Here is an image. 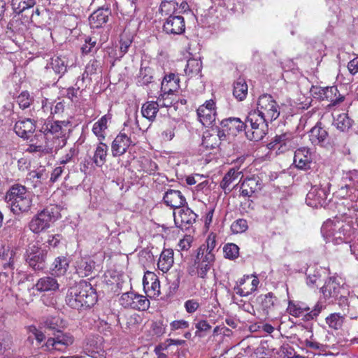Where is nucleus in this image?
Returning a JSON list of instances; mask_svg holds the SVG:
<instances>
[{"instance_id":"obj_48","label":"nucleus","mask_w":358,"mask_h":358,"mask_svg":"<svg viewBox=\"0 0 358 358\" xmlns=\"http://www.w3.org/2000/svg\"><path fill=\"white\" fill-rule=\"evenodd\" d=\"M202 145L209 149H213L220 145L218 142L217 136L215 134L206 132L203 136Z\"/></svg>"},{"instance_id":"obj_51","label":"nucleus","mask_w":358,"mask_h":358,"mask_svg":"<svg viewBox=\"0 0 358 358\" xmlns=\"http://www.w3.org/2000/svg\"><path fill=\"white\" fill-rule=\"evenodd\" d=\"M348 226H345L343 222H341V228L337 229L335 232V236L334 237L333 241H335L336 243H340L343 242L346 239L347 234L348 232V229H347Z\"/></svg>"},{"instance_id":"obj_38","label":"nucleus","mask_w":358,"mask_h":358,"mask_svg":"<svg viewBox=\"0 0 358 358\" xmlns=\"http://www.w3.org/2000/svg\"><path fill=\"white\" fill-rule=\"evenodd\" d=\"M352 120L347 113H341L334 119V126L341 131H347L351 127Z\"/></svg>"},{"instance_id":"obj_26","label":"nucleus","mask_w":358,"mask_h":358,"mask_svg":"<svg viewBox=\"0 0 358 358\" xmlns=\"http://www.w3.org/2000/svg\"><path fill=\"white\" fill-rule=\"evenodd\" d=\"M57 280L51 276H44L39 278L34 285L36 289L40 292L56 291L59 289Z\"/></svg>"},{"instance_id":"obj_9","label":"nucleus","mask_w":358,"mask_h":358,"mask_svg":"<svg viewBox=\"0 0 358 358\" xmlns=\"http://www.w3.org/2000/svg\"><path fill=\"white\" fill-rule=\"evenodd\" d=\"M136 139L129 131L126 132L124 129L113 140L111 145V151L113 157H119L124 154L131 145H135Z\"/></svg>"},{"instance_id":"obj_5","label":"nucleus","mask_w":358,"mask_h":358,"mask_svg":"<svg viewBox=\"0 0 358 358\" xmlns=\"http://www.w3.org/2000/svg\"><path fill=\"white\" fill-rule=\"evenodd\" d=\"M59 215L60 214L57 206H48L31 219L29 224V227L34 233L38 234L49 228L50 223L57 220Z\"/></svg>"},{"instance_id":"obj_33","label":"nucleus","mask_w":358,"mask_h":358,"mask_svg":"<svg viewBox=\"0 0 358 358\" xmlns=\"http://www.w3.org/2000/svg\"><path fill=\"white\" fill-rule=\"evenodd\" d=\"M248 87L243 78H238L234 83L233 95L238 101H243L248 94Z\"/></svg>"},{"instance_id":"obj_52","label":"nucleus","mask_w":358,"mask_h":358,"mask_svg":"<svg viewBox=\"0 0 358 358\" xmlns=\"http://www.w3.org/2000/svg\"><path fill=\"white\" fill-rule=\"evenodd\" d=\"M231 229L234 234L243 233L248 229V222L244 219H238L232 223Z\"/></svg>"},{"instance_id":"obj_36","label":"nucleus","mask_w":358,"mask_h":358,"mask_svg":"<svg viewBox=\"0 0 358 358\" xmlns=\"http://www.w3.org/2000/svg\"><path fill=\"white\" fill-rule=\"evenodd\" d=\"M202 69V62L200 59H189L187 60L186 66L184 69L187 76L192 78L197 76Z\"/></svg>"},{"instance_id":"obj_56","label":"nucleus","mask_w":358,"mask_h":358,"mask_svg":"<svg viewBox=\"0 0 358 358\" xmlns=\"http://www.w3.org/2000/svg\"><path fill=\"white\" fill-rule=\"evenodd\" d=\"M189 326V322L184 320H175L170 324V327L172 331L187 329Z\"/></svg>"},{"instance_id":"obj_50","label":"nucleus","mask_w":358,"mask_h":358,"mask_svg":"<svg viewBox=\"0 0 358 358\" xmlns=\"http://www.w3.org/2000/svg\"><path fill=\"white\" fill-rule=\"evenodd\" d=\"M216 246L215 235L210 234L206 239V243L201 245L199 248L203 251L209 252L215 254V248Z\"/></svg>"},{"instance_id":"obj_27","label":"nucleus","mask_w":358,"mask_h":358,"mask_svg":"<svg viewBox=\"0 0 358 358\" xmlns=\"http://www.w3.org/2000/svg\"><path fill=\"white\" fill-rule=\"evenodd\" d=\"M174 263L173 250L172 249L164 250L159 256L157 266L163 273L168 272Z\"/></svg>"},{"instance_id":"obj_45","label":"nucleus","mask_w":358,"mask_h":358,"mask_svg":"<svg viewBox=\"0 0 358 358\" xmlns=\"http://www.w3.org/2000/svg\"><path fill=\"white\" fill-rule=\"evenodd\" d=\"M344 317L340 313H331L326 317V322L334 329H339L343 326Z\"/></svg>"},{"instance_id":"obj_24","label":"nucleus","mask_w":358,"mask_h":358,"mask_svg":"<svg viewBox=\"0 0 358 358\" xmlns=\"http://www.w3.org/2000/svg\"><path fill=\"white\" fill-rule=\"evenodd\" d=\"M110 15V10L108 8H99L95 10L90 17V23L92 28H99L105 24L108 17Z\"/></svg>"},{"instance_id":"obj_63","label":"nucleus","mask_w":358,"mask_h":358,"mask_svg":"<svg viewBox=\"0 0 358 358\" xmlns=\"http://www.w3.org/2000/svg\"><path fill=\"white\" fill-rule=\"evenodd\" d=\"M99 67V62L96 60H91L86 66V71L90 74L96 73L97 69Z\"/></svg>"},{"instance_id":"obj_30","label":"nucleus","mask_w":358,"mask_h":358,"mask_svg":"<svg viewBox=\"0 0 358 358\" xmlns=\"http://www.w3.org/2000/svg\"><path fill=\"white\" fill-rule=\"evenodd\" d=\"M340 284L336 282L335 278H329L321 288L325 298L337 297L340 293Z\"/></svg>"},{"instance_id":"obj_20","label":"nucleus","mask_w":358,"mask_h":358,"mask_svg":"<svg viewBox=\"0 0 358 358\" xmlns=\"http://www.w3.org/2000/svg\"><path fill=\"white\" fill-rule=\"evenodd\" d=\"M328 137L329 134L321 122H317L309 131V139L313 145L324 146L327 143Z\"/></svg>"},{"instance_id":"obj_64","label":"nucleus","mask_w":358,"mask_h":358,"mask_svg":"<svg viewBox=\"0 0 358 358\" xmlns=\"http://www.w3.org/2000/svg\"><path fill=\"white\" fill-rule=\"evenodd\" d=\"M348 69L350 73L352 75L358 73V57H355L349 62Z\"/></svg>"},{"instance_id":"obj_34","label":"nucleus","mask_w":358,"mask_h":358,"mask_svg":"<svg viewBox=\"0 0 358 358\" xmlns=\"http://www.w3.org/2000/svg\"><path fill=\"white\" fill-rule=\"evenodd\" d=\"M159 111V105L153 101H147L142 105L141 113L143 117L153 122Z\"/></svg>"},{"instance_id":"obj_55","label":"nucleus","mask_w":358,"mask_h":358,"mask_svg":"<svg viewBox=\"0 0 358 358\" xmlns=\"http://www.w3.org/2000/svg\"><path fill=\"white\" fill-rule=\"evenodd\" d=\"M210 185L207 180H205L195 187V194L199 195L200 193L207 195L210 192Z\"/></svg>"},{"instance_id":"obj_58","label":"nucleus","mask_w":358,"mask_h":358,"mask_svg":"<svg viewBox=\"0 0 358 358\" xmlns=\"http://www.w3.org/2000/svg\"><path fill=\"white\" fill-rule=\"evenodd\" d=\"M199 307V302L194 299L187 300L185 303V308L188 313H194Z\"/></svg>"},{"instance_id":"obj_62","label":"nucleus","mask_w":358,"mask_h":358,"mask_svg":"<svg viewBox=\"0 0 358 358\" xmlns=\"http://www.w3.org/2000/svg\"><path fill=\"white\" fill-rule=\"evenodd\" d=\"M197 331H208L211 329V325L206 320H201L196 324Z\"/></svg>"},{"instance_id":"obj_35","label":"nucleus","mask_w":358,"mask_h":358,"mask_svg":"<svg viewBox=\"0 0 358 358\" xmlns=\"http://www.w3.org/2000/svg\"><path fill=\"white\" fill-rule=\"evenodd\" d=\"M69 259L64 257L60 256L57 257L53 264L52 270L54 271L57 275H64L69 266Z\"/></svg>"},{"instance_id":"obj_17","label":"nucleus","mask_w":358,"mask_h":358,"mask_svg":"<svg viewBox=\"0 0 358 358\" xmlns=\"http://www.w3.org/2000/svg\"><path fill=\"white\" fill-rule=\"evenodd\" d=\"M312 161V153L310 148L303 147L294 152V164L297 169L301 170L310 169Z\"/></svg>"},{"instance_id":"obj_2","label":"nucleus","mask_w":358,"mask_h":358,"mask_svg":"<svg viewBox=\"0 0 358 358\" xmlns=\"http://www.w3.org/2000/svg\"><path fill=\"white\" fill-rule=\"evenodd\" d=\"M44 327L50 330H57V334L54 337L49 338L46 342L41 346L45 351L51 353L55 352H63L71 345L73 344L74 339L70 334L61 333L60 328L64 327L63 320L59 317H48L43 320Z\"/></svg>"},{"instance_id":"obj_18","label":"nucleus","mask_w":358,"mask_h":358,"mask_svg":"<svg viewBox=\"0 0 358 358\" xmlns=\"http://www.w3.org/2000/svg\"><path fill=\"white\" fill-rule=\"evenodd\" d=\"M143 289L145 292L153 297L158 296L160 294V282L157 276L152 272L145 273L143 279Z\"/></svg>"},{"instance_id":"obj_1","label":"nucleus","mask_w":358,"mask_h":358,"mask_svg":"<svg viewBox=\"0 0 358 358\" xmlns=\"http://www.w3.org/2000/svg\"><path fill=\"white\" fill-rule=\"evenodd\" d=\"M280 115V106L273 96L264 94L258 98L257 110L248 115V122L251 129L247 132L250 141H261L266 134L268 123L276 120Z\"/></svg>"},{"instance_id":"obj_40","label":"nucleus","mask_w":358,"mask_h":358,"mask_svg":"<svg viewBox=\"0 0 358 358\" xmlns=\"http://www.w3.org/2000/svg\"><path fill=\"white\" fill-rule=\"evenodd\" d=\"M107 123L108 118L103 115L93 125L92 131L99 141L105 138L104 131L107 129Z\"/></svg>"},{"instance_id":"obj_61","label":"nucleus","mask_w":358,"mask_h":358,"mask_svg":"<svg viewBox=\"0 0 358 358\" xmlns=\"http://www.w3.org/2000/svg\"><path fill=\"white\" fill-rule=\"evenodd\" d=\"M64 101L55 102V104L51 107V114H61L64 110Z\"/></svg>"},{"instance_id":"obj_53","label":"nucleus","mask_w":358,"mask_h":358,"mask_svg":"<svg viewBox=\"0 0 358 358\" xmlns=\"http://www.w3.org/2000/svg\"><path fill=\"white\" fill-rule=\"evenodd\" d=\"M17 102L21 108L25 109L30 106L31 98L27 92H22L17 97Z\"/></svg>"},{"instance_id":"obj_16","label":"nucleus","mask_w":358,"mask_h":358,"mask_svg":"<svg viewBox=\"0 0 358 358\" xmlns=\"http://www.w3.org/2000/svg\"><path fill=\"white\" fill-rule=\"evenodd\" d=\"M262 187V180L258 176L253 175L250 177H247L241 183V194L243 196L250 197L255 192L260 191Z\"/></svg>"},{"instance_id":"obj_46","label":"nucleus","mask_w":358,"mask_h":358,"mask_svg":"<svg viewBox=\"0 0 358 358\" xmlns=\"http://www.w3.org/2000/svg\"><path fill=\"white\" fill-rule=\"evenodd\" d=\"M276 301L277 298L272 292L265 294L262 300V308L263 310L266 314H268V313L275 307Z\"/></svg>"},{"instance_id":"obj_41","label":"nucleus","mask_w":358,"mask_h":358,"mask_svg":"<svg viewBox=\"0 0 358 358\" xmlns=\"http://www.w3.org/2000/svg\"><path fill=\"white\" fill-rule=\"evenodd\" d=\"M16 256V252L13 249H10V247H3L0 250V257L6 262L3 264V267H9L13 268L15 258Z\"/></svg>"},{"instance_id":"obj_57","label":"nucleus","mask_w":358,"mask_h":358,"mask_svg":"<svg viewBox=\"0 0 358 358\" xmlns=\"http://www.w3.org/2000/svg\"><path fill=\"white\" fill-rule=\"evenodd\" d=\"M96 41L93 40L92 38H88L85 40V44L82 47V51L85 54H88L92 52L93 48L96 47Z\"/></svg>"},{"instance_id":"obj_4","label":"nucleus","mask_w":358,"mask_h":358,"mask_svg":"<svg viewBox=\"0 0 358 358\" xmlns=\"http://www.w3.org/2000/svg\"><path fill=\"white\" fill-rule=\"evenodd\" d=\"M6 201L16 215L28 212L32 205V194L21 185H13L6 194Z\"/></svg>"},{"instance_id":"obj_23","label":"nucleus","mask_w":358,"mask_h":358,"mask_svg":"<svg viewBox=\"0 0 358 358\" xmlns=\"http://www.w3.org/2000/svg\"><path fill=\"white\" fill-rule=\"evenodd\" d=\"M163 199L167 206L178 210L186 203L185 196L179 190L168 189Z\"/></svg>"},{"instance_id":"obj_19","label":"nucleus","mask_w":358,"mask_h":358,"mask_svg":"<svg viewBox=\"0 0 358 358\" xmlns=\"http://www.w3.org/2000/svg\"><path fill=\"white\" fill-rule=\"evenodd\" d=\"M269 145H271V148L277 150L278 153L285 152L291 149L294 145L292 134L285 133L277 135L269 143Z\"/></svg>"},{"instance_id":"obj_10","label":"nucleus","mask_w":358,"mask_h":358,"mask_svg":"<svg viewBox=\"0 0 358 358\" xmlns=\"http://www.w3.org/2000/svg\"><path fill=\"white\" fill-rule=\"evenodd\" d=\"M287 310L290 315L296 317H302L304 321H309L316 317L322 310V305L317 303L313 310L308 307H303L289 302Z\"/></svg>"},{"instance_id":"obj_28","label":"nucleus","mask_w":358,"mask_h":358,"mask_svg":"<svg viewBox=\"0 0 358 358\" xmlns=\"http://www.w3.org/2000/svg\"><path fill=\"white\" fill-rule=\"evenodd\" d=\"M94 265L95 262L90 258H81L76 262V273L80 277H87L92 273Z\"/></svg>"},{"instance_id":"obj_15","label":"nucleus","mask_w":358,"mask_h":358,"mask_svg":"<svg viewBox=\"0 0 358 358\" xmlns=\"http://www.w3.org/2000/svg\"><path fill=\"white\" fill-rule=\"evenodd\" d=\"M196 113L199 121L203 126L211 125L215 121V102L212 99L206 101L205 103L199 107Z\"/></svg>"},{"instance_id":"obj_44","label":"nucleus","mask_w":358,"mask_h":358,"mask_svg":"<svg viewBox=\"0 0 358 358\" xmlns=\"http://www.w3.org/2000/svg\"><path fill=\"white\" fill-rule=\"evenodd\" d=\"M13 345V338L11 335L0 330V355H3L6 351L10 350Z\"/></svg>"},{"instance_id":"obj_12","label":"nucleus","mask_w":358,"mask_h":358,"mask_svg":"<svg viewBox=\"0 0 358 358\" xmlns=\"http://www.w3.org/2000/svg\"><path fill=\"white\" fill-rule=\"evenodd\" d=\"M215 254L209 252L203 251L199 248L195 259L198 275L204 278L208 271L211 268L215 262Z\"/></svg>"},{"instance_id":"obj_14","label":"nucleus","mask_w":358,"mask_h":358,"mask_svg":"<svg viewBox=\"0 0 358 358\" xmlns=\"http://www.w3.org/2000/svg\"><path fill=\"white\" fill-rule=\"evenodd\" d=\"M329 193L325 187L314 185L306 195V202L307 205L313 208L324 206L327 204Z\"/></svg>"},{"instance_id":"obj_49","label":"nucleus","mask_w":358,"mask_h":358,"mask_svg":"<svg viewBox=\"0 0 358 358\" xmlns=\"http://www.w3.org/2000/svg\"><path fill=\"white\" fill-rule=\"evenodd\" d=\"M152 76L150 69H141L140 71L139 76L138 78V83L139 85H147L152 83Z\"/></svg>"},{"instance_id":"obj_54","label":"nucleus","mask_w":358,"mask_h":358,"mask_svg":"<svg viewBox=\"0 0 358 358\" xmlns=\"http://www.w3.org/2000/svg\"><path fill=\"white\" fill-rule=\"evenodd\" d=\"M169 95L170 94L162 92V94H161L160 96L157 98V100L155 101L157 103V105H159V108L163 107L169 108L172 106L173 101L169 97Z\"/></svg>"},{"instance_id":"obj_13","label":"nucleus","mask_w":358,"mask_h":358,"mask_svg":"<svg viewBox=\"0 0 358 358\" xmlns=\"http://www.w3.org/2000/svg\"><path fill=\"white\" fill-rule=\"evenodd\" d=\"M174 222L177 227L187 230L196 222L197 215L189 208H182L173 212Z\"/></svg>"},{"instance_id":"obj_29","label":"nucleus","mask_w":358,"mask_h":358,"mask_svg":"<svg viewBox=\"0 0 358 358\" xmlns=\"http://www.w3.org/2000/svg\"><path fill=\"white\" fill-rule=\"evenodd\" d=\"M320 96L335 105L343 101V96L339 93L336 87H327L320 90Z\"/></svg>"},{"instance_id":"obj_3","label":"nucleus","mask_w":358,"mask_h":358,"mask_svg":"<svg viewBox=\"0 0 358 358\" xmlns=\"http://www.w3.org/2000/svg\"><path fill=\"white\" fill-rule=\"evenodd\" d=\"M97 295L92 285L86 281H80L78 284L70 287L66 296L68 306L74 309L90 308L95 304Z\"/></svg>"},{"instance_id":"obj_25","label":"nucleus","mask_w":358,"mask_h":358,"mask_svg":"<svg viewBox=\"0 0 358 358\" xmlns=\"http://www.w3.org/2000/svg\"><path fill=\"white\" fill-rule=\"evenodd\" d=\"M179 78L174 73L166 75L161 83V91L165 94H172L179 88Z\"/></svg>"},{"instance_id":"obj_6","label":"nucleus","mask_w":358,"mask_h":358,"mask_svg":"<svg viewBox=\"0 0 358 358\" xmlns=\"http://www.w3.org/2000/svg\"><path fill=\"white\" fill-rule=\"evenodd\" d=\"M69 121H52L48 120L42 125L39 132L42 133L46 139H48L50 136H52L53 138H62L63 145H64L66 143L64 136L66 131L69 130Z\"/></svg>"},{"instance_id":"obj_42","label":"nucleus","mask_w":358,"mask_h":358,"mask_svg":"<svg viewBox=\"0 0 358 358\" xmlns=\"http://www.w3.org/2000/svg\"><path fill=\"white\" fill-rule=\"evenodd\" d=\"M241 173L238 169H231L223 177L220 182L221 188L224 191L229 189V185L238 178Z\"/></svg>"},{"instance_id":"obj_7","label":"nucleus","mask_w":358,"mask_h":358,"mask_svg":"<svg viewBox=\"0 0 358 358\" xmlns=\"http://www.w3.org/2000/svg\"><path fill=\"white\" fill-rule=\"evenodd\" d=\"M47 250L36 245H29L26 250L24 259L27 264L36 271H43L45 268Z\"/></svg>"},{"instance_id":"obj_22","label":"nucleus","mask_w":358,"mask_h":358,"mask_svg":"<svg viewBox=\"0 0 358 358\" xmlns=\"http://www.w3.org/2000/svg\"><path fill=\"white\" fill-rule=\"evenodd\" d=\"M220 124L222 127L227 128V130L231 131L232 132L241 131L244 129L246 136L247 132L251 129L250 122H248V117L245 122H242L241 119L238 117H229L222 120Z\"/></svg>"},{"instance_id":"obj_47","label":"nucleus","mask_w":358,"mask_h":358,"mask_svg":"<svg viewBox=\"0 0 358 358\" xmlns=\"http://www.w3.org/2000/svg\"><path fill=\"white\" fill-rule=\"evenodd\" d=\"M225 258L234 260L239 256V248L234 243H227L223 248Z\"/></svg>"},{"instance_id":"obj_60","label":"nucleus","mask_w":358,"mask_h":358,"mask_svg":"<svg viewBox=\"0 0 358 358\" xmlns=\"http://www.w3.org/2000/svg\"><path fill=\"white\" fill-rule=\"evenodd\" d=\"M76 154V150L73 148H71L69 152L60 159L61 164H66L72 161L73 157Z\"/></svg>"},{"instance_id":"obj_8","label":"nucleus","mask_w":358,"mask_h":358,"mask_svg":"<svg viewBox=\"0 0 358 358\" xmlns=\"http://www.w3.org/2000/svg\"><path fill=\"white\" fill-rule=\"evenodd\" d=\"M120 303L124 308L140 311L148 310L150 303L145 296L134 292L124 293L120 299Z\"/></svg>"},{"instance_id":"obj_43","label":"nucleus","mask_w":358,"mask_h":358,"mask_svg":"<svg viewBox=\"0 0 358 358\" xmlns=\"http://www.w3.org/2000/svg\"><path fill=\"white\" fill-rule=\"evenodd\" d=\"M36 0H13L12 7L16 13H21L26 10L33 8Z\"/></svg>"},{"instance_id":"obj_37","label":"nucleus","mask_w":358,"mask_h":358,"mask_svg":"<svg viewBox=\"0 0 358 358\" xmlns=\"http://www.w3.org/2000/svg\"><path fill=\"white\" fill-rule=\"evenodd\" d=\"M50 64L55 73L59 74L60 77L67 71L68 62L67 59L64 57H52Z\"/></svg>"},{"instance_id":"obj_39","label":"nucleus","mask_w":358,"mask_h":358,"mask_svg":"<svg viewBox=\"0 0 358 358\" xmlns=\"http://www.w3.org/2000/svg\"><path fill=\"white\" fill-rule=\"evenodd\" d=\"M178 4L175 1L163 0L159 6V13L164 16L176 15Z\"/></svg>"},{"instance_id":"obj_11","label":"nucleus","mask_w":358,"mask_h":358,"mask_svg":"<svg viewBox=\"0 0 358 358\" xmlns=\"http://www.w3.org/2000/svg\"><path fill=\"white\" fill-rule=\"evenodd\" d=\"M162 29L169 35H180L185 31V22L182 16L171 15L163 20Z\"/></svg>"},{"instance_id":"obj_31","label":"nucleus","mask_w":358,"mask_h":358,"mask_svg":"<svg viewBox=\"0 0 358 358\" xmlns=\"http://www.w3.org/2000/svg\"><path fill=\"white\" fill-rule=\"evenodd\" d=\"M341 228V222L327 220L321 227V233L327 241H333L337 229Z\"/></svg>"},{"instance_id":"obj_21","label":"nucleus","mask_w":358,"mask_h":358,"mask_svg":"<svg viewBox=\"0 0 358 358\" xmlns=\"http://www.w3.org/2000/svg\"><path fill=\"white\" fill-rule=\"evenodd\" d=\"M36 128L34 121L27 118L16 122L14 131L18 136L24 139H29L35 131Z\"/></svg>"},{"instance_id":"obj_59","label":"nucleus","mask_w":358,"mask_h":358,"mask_svg":"<svg viewBox=\"0 0 358 358\" xmlns=\"http://www.w3.org/2000/svg\"><path fill=\"white\" fill-rule=\"evenodd\" d=\"M29 331L30 333H31L34 336V337L38 343H41L42 341H43L45 340V334L42 331L38 330L36 327H34V326L29 327Z\"/></svg>"},{"instance_id":"obj_32","label":"nucleus","mask_w":358,"mask_h":358,"mask_svg":"<svg viewBox=\"0 0 358 358\" xmlns=\"http://www.w3.org/2000/svg\"><path fill=\"white\" fill-rule=\"evenodd\" d=\"M108 147L106 143L100 142L94 151L93 162L98 167H101L106 162Z\"/></svg>"}]
</instances>
